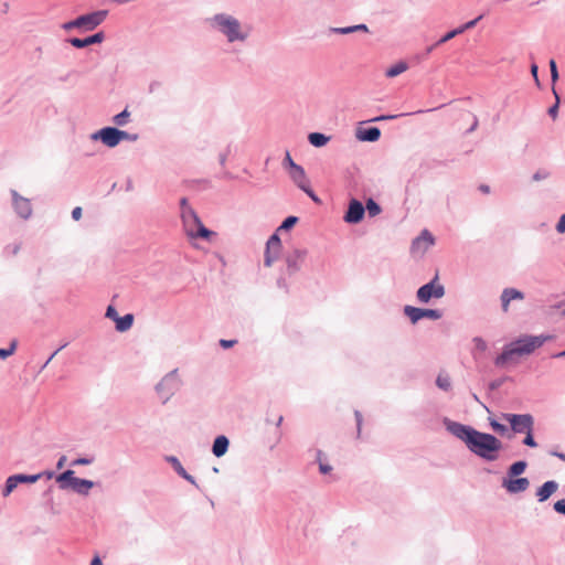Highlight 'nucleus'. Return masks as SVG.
Instances as JSON below:
<instances>
[{
	"instance_id": "obj_39",
	"label": "nucleus",
	"mask_w": 565,
	"mask_h": 565,
	"mask_svg": "<svg viewBox=\"0 0 565 565\" xmlns=\"http://www.w3.org/2000/svg\"><path fill=\"white\" fill-rule=\"evenodd\" d=\"M490 425L494 431L501 435H503L507 431V427L495 420H490Z\"/></svg>"
},
{
	"instance_id": "obj_41",
	"label": "nucleus",
	"mask_w": 565,
	"mask_h": 565,
	"mask_svg": "<svg viewBox=\"0 0 565 565\" xmlns=\"http://www.w3.org/2000/svg\"><path fill=\"white\" fill-rule=\"evenodd\" d=\"M475 348L476 350L483 352L487 349L486 342L481 338H475L473 339Z\"/></svg>"
},
{
	"instance_id": "obj_9",
	"label": "nucleus",
	"mask_w": 565,
	"mask_h": 565,
	"mask_svg": "<svg viewBox=\"0 0 565 565\" xmlns=\"http://www.w3.org/2000/svg\"><path fill=\"white\" fill-rule=\"evenodd\" d=\"M434 244L435 238L433 234L424 230L420 235L413 241L411 250L416 256H423Z\"/></svg>"
},
{
	"instance_id": "obj_4",
	"label": "nucleus",
	"mask_w": 565,
	"mask_h": 565,
	"mask_svg": "<svg viewBox=\"0 0 565 565\" xmlns=\"http://www.w3.org/2000/svg\"><path fill=\"white\" fill-rule=\"evenodd\" d=\"M211 21L230 42L244 41L247 36L242 32L239 21L232 15L216 14Z\"/></svg>"
},
{
	"instance_id": "obj_48",
	"label": "nucleus",
	"mask_w": 565,
	"mask_h": 565,
	"mask_svg": "<svg viewBox=\"0 0 565 565\" xmlns=\"http://www.w3.org/2000/svg\"><path fill=\"white\" fill-rule=\"evenodd\" d=\"M237 341L236 340H224L222 339L220 341V344L222 348L224 349H228V348H232Z\"/></svg>"
},
{
	"instance_id": "obj_59",
	"label": "nucleus",
	"mask_w": 565,
	"mask_h": 565,
	"mask_svg": "<svg viewBox=\"0 0 565 565\" xmlns=\"http://www.w3.org/2000/svg\"><path fill=\"white\" fill-rule=\"evenodd\" d=\"M479 189H480V191H482L483 193H489V192H490L489 186H488V185H486V184L480 185V188H479Z\"/></svg>"
},
{
	"instance_id": "obj_6",
	"label": "nucleus",
	"mask_w": 565,
	"mask_h": 565,
	"mask_svg": "<svg viewBox=\"0 0 565 565\" xmlns=\"http://www.w3.org/2000/svg\"><path fill=\"white\" fill-rule=\"evenodd\" d=\"M501 418L510 424L515 434H525L533 430L534 418L530 414H502Z\"/></svg>"
},
{
	"instance_id": "obj_60",
	"label": "nucleus",
	"mask_w": 565,
	"mask_h": 565,
	"mask_svg": "<svg viewBox=\"0 0 565 565\" xmlns=\"http://www.w3.org/2000/svg\"><path fill=\"white\" fill-rule=\"evenodd\" d=\"M393 118H395V116H381V117L375 118L374 120H384V119H393Z\"/></svg>"
},
{
	"instance_id": "obj_23",
	"label": "nucleus",
	"mask_w": 565,
	"mask_h": 565,
	"mask_svg": "<svg viewBox=\"0 0 565 565\" xmlns=\"http://www.w3.org/2000/svg\"><path fill=\"white\" fill-rule=\"evenodd\" d=\"M408 68V65L405 62H398L395 65L388 67L385 72L387 77H395L402 73H404Z\"/></svg>"
},
{
	"instance_id": "obj_62",
	"label": "nucleus",
	"mask_w": 565,
	"mask_h": 565,
	"mask_svg": "<svg viewBox=\"0 0 565 565\" xmlns=\"http://www.w3.org/2000/svg\"><path fill=\"white\" fill-rule=\"evenodd\" d=\"M57 353V351H55L54 353H52L51 358L47 360L46 364L55 356V354Z\"/></svg>"
},
{
	"instance_id": "obj_1",
	"label": "nucleus",
	"mask_w": 565,
	"mask_h": 565,
	"mask_svg": "<svg viewBox=\"0 0 565 565\" xmlns=\"http://www.w3.org/2000/svg\"><path fill=\"white\" fill-rule=\"evenodd\" d=\"M450 430L456 437L465 441L473 454L487 460L497 459V454L501 449L502 444L493 435L480 433L462 424H454Z\"/></svg>"
},
{
	"instance_id": "obj_56",
	"label": "nucleus",
	"mask_w": 565,
	"mask_h": 565,
	"mask_svg": "<svg viewBox=\"0 0 565 565\" xmlns=\"http://www.w3.org/2000/svg\"><path fill=\"white\" fill-rule=\"evenodd\" d=\"M65 462H66V457H65V456H62V457L58 459V461H57V465H56L57 469H62V468L64 467Z\"/></svg>"
},
{
	"instance_id": "obj_45",
	"label": "nucleus",
	"mask_w": 565,
	"mask_h": 565,
	"mask_svg": "<svg viewBox=\"0 0 565 565\" xmlns=\"http://www.w3.org/2000/svg\"><path fill=\"white\" fill-rule=\"evenodd\" d=\"M305 191L315 202L319 203V198L313 193V191L310 189L309 184L305 186V189H301Z\"/></svg>"
},
{
	"instance_id": "obj_43",
	"label": "nucleus",
	"mask_w": 565,
	"mask_h": 565,
	"mask_svg": "<svg viewBox=\"0 0 565 565\" xmlns=\"http://www.w3.org/2000/svg\"><path fill=\"white\" fill-rule=\"evenodd\" d=\"M554 510L558 513L565 514V499L556 501L554 504Z\"/></svg>"
},
{
	"instance_id": "obj_27",
	"label": "nucleus",
	"mask_w": 565,
	"mask_h": 565,
	"mask_svg": "<svg viewBox=\"0 0 565 565\" xmlns=\"http://www.w3.org/2000/svg\"><path fill=\"white\" fill-rule=\"evenodd\" d=\"M355 31L367 32L369 29H367V26L365 24H358V25L348 26V28L334 29V32L340 33V34H349V33H352V32H355Z\"/></svg>"
},
{
	"instance_id": "obj_38",
	"label": "nucleus",
	"mask_w": 565,
	"mask_h": 565,
	"mask_svg": "<svg viewBox=\"0 0 565 565\" xmlns=\"http://www.w3.org/2000/svg\"><path fill=\"white\" fill-rule=\"evenodd\" d=\"M533 430H529L525 433V438L523 440V444L529 446V447H536L537 444L535 443L534 438H533V434H532Z\"/></svg>"
},
{
	"instance_id": "obj_50",
	"label": "nucleus",
	"mask_w": 565,
	"mask_h": 565,
	"mask_svg": "<svg viewBox=\"0 0 565 565\" xmlns=\"http://www.w3.org/2000/svg\"><path fill=\"white\" fill-rule=\"evenodd\" d=\"M285 164L289 168V170L292 168V166H297V163L294 162L292 158L290 157V153L287 151L285 157Z\"/></svg>"
},
{
	"instance_id": "obj_28",
	"label": "nucleus",
	"mask_w": 565,
	"mask_h": 565,
	"mask_svg": "<svg viewBox=\"0 0 565 565\" xmlns=\"http://www.w3.org/2000/svg\"><path fill=\"white\" fill-rule=\"evenodd\" d=\"M525 468H526L525 461H516L513 465H511V467L509 468V475L511 477L519 476L524 472Z\"/></svg>"
},
{
	"instance_id": "obj_61",
	"label": "nucleus",
	"mask_w": 565,
	"mask_h": 565,
	"mask_svg": "<svg viewBox=\"0 0 565 565\" xmlns=\"http://www.w3.org/2000/svg\"><path fill=\"white\" fill-rule=\"evenodd\" d=\"M561 460L565 461V454H555Z\"/></svg>"
},
{
	"instance_id": "obj_16",
	"label": "nucleus",
	"mask_w": 565,
	"mask_h": 565,
	"mask_svg": "<svg viewBox=\"0 0 565 565\" xmlns=\"http://www.w3.org/2000/svg\"><path fill=\"white\" fill-rule=\"evenodd\" d=\"M524 298V295L514 288H507L502 291L501 295V302H502V310L504 312H508L509 305L511 300H522Z\"/></svg>"
},
{
	"instance_id": "obj_18",
	"label": "nucleus",
	"mask_w": 565,
	"mask_h": 565,
	"mask_svg": "<svg viewBox=\"0 0 565 565\" xmlns=\"http://www.w3.org/2000/svg\"><path fill=\"white\" fill-rule=\"evenodd\" d=\"M290 178L292 181L300 188L305 189L307 184H309V181L307 179L306 172L302 167L300 166H292V168L289 170Z\"/></svg>"
},
{
	"instance_id": "obj_63",
	"label": "nucleus",
	"mask_w": 565,
	"mask_h": 565,
	"mask_svg": "<svg viewBox=\"0 0 565 565\" xmlns=\"http://www.w3.org/2000/svg\"><path fill=\"white\" fill-rule=\"evenodd\" d=\"M557 356H565V351L557 354Z\"/></svg>"
},
{
	"instance_id": "obj_49",
	"label": "nucleus",
	"mask_w": 565,
	"mask_h": 565,
	"mask_svg": "<svg viewBox=\"0 0 565 565\" xmlns=\"http://www.w3.org/2000/svg\"><path fill=\"white\" fill-rule=\"evenodd\" d=\"M177 470L178 472L183 477L185 478L186 480L193 482V479L191 476H189L185 470L182 468V466L178 462V467H177Z\"/></svg>"
},
{
	"instance_id": "obj_2",
	"label": "nucleus",
	"mask_w": 565,
	"mask_h": 565,
	"mask_svg": "<svg viewBox=\"0 0 565 565\" xmlns=\"http://www.w3.org/2000/svg\"><path fill=\"white\" fill-rule=\"evenodd\" d=\"M552 337L546 335H525L519 340L511 342L505 347L503 352L495 359L497 366H504L511 362L514 356L531 354L534 350L542 347L544 342L551 340Z\"/></svg>"
},
{
	"instance_id": "obj_53",
	"label": "nucleus",
	"mask_w": 565,
	"mask_h": 565,
	"mask_svg": "<svg viewBox=\"0 0 565 565\" xmlns=\"http://www.w3.org/2000/svg\"><path fill=\"white\" fill-rule=\"evenodd\" d=\"M276 417V428L278 429L279 426L281 425L282 420H284V416L281 414H278L275 416ZM277 439L279 438V431L277 430Z\"/></svg>"
},
{
	"instance_id": "obj_55",
	"label": "nucleus",
	"mask_w": 565,
	"mask_h": 565,
	"mask_svg": "<svg viewBox=\"0 0 565 565\" xmlns=\"http://www.w3.org/2000/svg\"><path fill=\"white\" fill-rule=\"evenodd\" d=\"M531 73L533 75V77L535 78L536 83H539V77H537V65L536 64H533L531 66Z\"/></svg>"
},
{
	"instance_id": "obj_64",
	"label": "nucleus",
	"mask_w": 565,
	"mask_h": 565,
	"mask_svg": "<svg viewBox=\"0 0 565 565\" xmlns=\"http://www.w3.org/2000/svg\"><path fill=\"white\" fill-rule=\"evenodd\" d=\"M562 316H564V317H565V309L562 311Z\"/></svg>"
},
{
	"instance_id": "obj_51",
	"label": "nucleus",
	"mask_w": 565,
	"mask_h": 565,
	"mask_svg": "<svg viewBox=\"0 0 565 565\" xmlns=\"http://www.w3.org/2000/svg\"><path fill=\"white\" fill-rule=\"evenodd\" d=\"M180 205H181V214L183 212H185V210H193L190 205H189V202L185 198H182L181 201H180Z\"/></svg>"
},
{
	"instance_id": "obj_13",
	"label": "nucleus",
	"mask_w": 565,
	"mask_h": 565,
	"mask_svg": "<svg viewBox=\"0 0 565 565\" xmlns=\"http://www.w3.org/2000/svg\"><path fill=\"white\" fill-rule=\"evenodd\" d=\"M365 209L361 202L358 200H351L349 204V209L344 215V221L347 223H359L364 216Z\"/></svg>"
},
{
	"instance_id": "obj_21",
	"label": "nucleus",
	"mask_w": 565,
	"mask_h": 565,
	"mask_svg": "<svg viewBox=\"0 0 565 565\" xmlns=\"http://www.w3.org/2000/svg\"><path fill=\"white\" fill-rule=\"evenodd\" d=\"M228 448V439L225 436H218L215 438L212 451L214 456L221 457L223 456Z\"/></svg>"
},
{
	"instance_id": "obj_5",
	"label": "nucleus",
	"mask_w": 565,
	"mask_h": 565,
	"mask_svg": "<svg viewBox=\"0 0 565 565\" xmlns=\"http://www.w3.org/2000/svg\"><path fill=\"white\" fill-rule=\"evenodd\" d=\"M61 489H72L79 494H87L94 487V482L86 479H79L74 476L73 470H66L56 478Z\"/></svg>"
},
{
	"instance_id": "obj_58",
	"label": "nucleus",
	"mask_w": 565,
	"mask_h": 565,
	"mask_svg": "<svg viewBox=\"0 0 565 565\" xmlns=\"http://www.w3.org/2000/svg\"><path fill=\"white\" fill-rule=\"evenodd\" d=\"M90 565H103L102 564V561L98 556H95L92 562H90Z\"/></svg>"
},
{
	"instance_id": "obj_14",
	"label": "nucleus",
	"mask_w": 565,
	"mask_h": 565,
	"mask_svg": "<svg viewBox=\"0 0 565 565\" xmlns=\"http://www.w3.org/2000/svg\"><path fill=\"white\" fill-rule=\"evenodd\" d=\"M530 486L527 478L508 479L503 481V487L510 493H519L525 491Z\"/></svg>"
},
{
	"instance_id": "obj_12",
	"label": "nucleus",
	"mask_w": 565,
	"mask_h": 565,
	"mask_svg": "<svg viewBox=\"0 0 565 565\" xmlns=\"http://www.w3.org/2000/svg\"><path fill=\"white\" fill-rule=\"evenodd\" d=\"M107 17V11H97L89 14L78 17L81 28L93 30L99 25Z\"/></svg>"
},
{
	"instance_id": "obj_22",
	"label": "nucleus",
	"mask_w": 565,
	"mask_h": 565,
	"mask_svg": "<svg viewBox=\"0 0 565 565\" xmlns=\"http://www.w3.org/2000/svg\"><path fill=\"white\" fill-rule=\"evenodd\" d=\"M134 323V315L127 313L124 317H119L116 320V329L119 332H125L132 327Z\"/></svg>"
},
{
	"instance_id": "obj_47",
	"label": "nucleus",
	"mask_w": 565,
	"mask_h": 565,
	"mask_svg": "<svg viewBox=\"0 0 565 565\" xmlns=\"http://www.w3.org/2000/svg\"><path fill=\"white\" fill-rule=\"evenodd\" d=\"M63 28H64L65 30H71V29H73V28H81L79 22H78V18H77V19H75V20H73V21H70V22L65 23V24L63 25Z\"/></svg>"
},
{
	"instance_id": "obj_29",
	"label": "nucleus",
	"mask_w": 565,
	"mask_h": 565,
	"mask_svg": "<svg viewBox=\"0 0 565 565\" xmlns=\"http://www.w3.org/2000/svg\"><path fill=\"white\" fill-rule=\"evenodd\" d=\"M436 384L439 388L448 391L451 386L450 377L445 373H440L437 376Z\"/></svg>"
},
{
	"instance_id": "obj_52",
	"label": "nucleus",
	"mask_w": 565,
	"mask_h": 565,
	"mask_svg": "<svg viewBox=\"0 0 565 565\" xmlns=\"http://www.w3.org/2000/svg\"><path fill=\"white\" fill-rule=\"evenodd\" d=\"M72 217H73L75 221H78V220L82 217V207L76 206V207L72 211Z\"/></svg>"
},
{
	"instance_id": "obj_19",
	"label": "nucleus",
	"mask_w": 565,
	"mask_h": 565,
	"mask_svg": "<svg viewBox=\"0 0 565 565\" xmlns=\"http://www.w3.org/2000/svg\"><path fill=\"white\" fill-rule=\"evenodd\" d=\"M558 488L557 482L551 480L546 481L536 492L539 501L543 502L547 500Z\"/></svg>"
},
{
	"instance_id": "obj_40",
	"label": "nucleus",
	"mask_w": 565,
	"mask_h": 565,
	"mask_svg": "<svg viewBox=\"0 0 565 565\" xmlns=\"http://www.w3.org/2000/svg\"><path fill=\"white\" fill-rule=\"evenodd\" d=\"M551 77L552 82L555 83L558 79V72L554 60L550 61Z\"/></svg>"
},
{
	"instance_id": "obj_11",
	"label": "nucleus",
	"mask_w": 565,
	"mask_h": 565,
	"mask_svg": "<svg viewBox=\"0 0 565 565\" xmlns=\"http://www.w3.org/2000/svg\"><path fill=\"white\" fill-rule=\"evenodd\" d=\"M281 253V241L278 234H273L266 244L265 250V266L270 267L273 263L278 259Z\"/></svg>"
},
{
	"instance_id": "obj_10",
	"label": "nucleus",
	"mask_w": 565,
	"mask_h": 565,
	"mask_svg": "<svg viewBox=\"0 0 565 565\" xmlns=\"http://www.w3.org/2000/svg\"><path fill=\"white\" fill-rule=\"evenodd\" d=\"M404 312L413 323H416L423 318H428L433 320H438L441 318V312L435 309H422L412 306H406Z\"/></svg>"
},
{
	"instance_id": "obj_42",
	"label": "nucleus",
	"mask_w": 565,
	"mask_h": 565,
	"mask_svg": "<svg viewBox=\"0 0 565 565\" xmlns=\"http://www.w3.org/2000/svg\"><path fill=\"white\" fill-rule=\"evenodd\" d=\"M481 18H482V17L480 15V17H478L477 19L471 20V21H469V22L465 23L463 25L459 26L458 29H459V30H461V33H462V32H465L466 30H469V29L473 28V26L477 24V22H478Z\"/></svg>"
},
{
	"instance_id": "obj_44",
	"label": "nucleus",
	"mask_w": 565,
	"mask_h": 565,
	"mask_svg": "<svg viewBox=\"0 0 565 565\" xmlns=\"http://www.w3.org/2000/svg\"><path fill=\"white\" fill-rule=\"evenodd\" d=\"M106 317L114 320L116 322L117 318H118V313L116 311V309L113 307V306H108L107 310H106Z\"/></svg>"
},
{
	"instance_id": "obj_26",
	"label": "nucleus",
	"mask_w": 565,
	"mask_h": 565,
	"mask_svg": "<svg viewBox=\"0 0 565 565\" xmlns=\"http://www.w3.org/2000/svg\"><path fill=\"white\" fill-rule=\"evenodd\" d=\"M19 483L20 482H18V477H15V475L9 477L3 489V497H8L18 487Z\"/></svg>"
},
{
	"instance_id": "obj_33",
	"label": "nucleus",
	"mask_w": 565,
	"mask_h": 565,
	"mask_svg": "<svg viewBox=\"0 0 565 565\" xmlns=\"http://www.w3.org/2000/svg\"><path fill=\"white\" fill-rule=\"evenodd\" d=\"M15 477H18V482H20V483H22V482L33 483L40 479V475H32V476L15 475Z\"/></svg>"
},
{
	"instance_id": "obj_20",
	"label": "nucleus",
	"mask_w": 565,
	"mask_h": 565,
	"mask_svg": "<svg viewBox=\"0 0 565 565\" xmlns=\"http://www.w3.org/2000/svg\"><path fill=\"white\" fill-rule=\"evenodd\" d=\"M381 136V131L376 127H371L363 130H358L356 137L362 141H377Z\"/></svg>"
},
{
	"instance_id": "obj_37",
	"label": "nucleus",
	"mask_w": 565,
	"mask_h": 565,
	"mask_svg": "<svg viewBox=\"0 0 565 565\" xmlns=\"http://www.w3.org/2000/svg\"><path fill=\"white\" fill-rule=\"evenodd\" d=\"M553 93L555 95V98H556V103L548 109V114L551 115L552 118H556L557 116V110H558V104H559V97L555 90V88H553Z\"/></svg>"
},
{
	"instance_id": "obj_7",
	"label": "nucleus",
	"mask_w": 565,
	"mask_h": 565,
	"mask_svg": "<svg viewBox=\"0 0 565 565\" xmlns=\"http://www.w3.org/2000/svg\"><path fill=\"white\" fill-rule=\"evenodd\" d=\"M94 139H100L107 147H116L121 140L129 138L128 132L113 127H106L93 135Z\"/></svg>"
},
{
	"instance_id": "obj_32",
	"label": "nucleus",
	"mask_w": 565,
	"mask_h": 565,
	"mask_svg": "<svg viewBox=\"0 0 565 565\" xmlns=\"http://www.w3.org/2000/svg\"><path fill=\"white\" fill-rule=\"evenodd\" d=\"M322 457H323L322 452L319 451V454H318L319 470L321 473L327 475L332 470V467L330 465H328L327 462H324Z\"/></svg>"
},
{
	"instance_id": "obj_31",
	"label": "nucleus",
	"mask_w": 565,
	"mask_h": 565,
	"mask_svg": "<svg viewBox=\"0 0 565 565\" xmlns=\"http://www.w3.org/2000/svg\"><path fill=\"white\" fill-rule=\"evenodd\" d=\"M129 116V111L125 109L120 114L116 115L113 120L117 126H124L127 124Z\"/></svg>"
},
{
	"instance_id": "obj_24",
	"label": "nucleus",
	"mask_w": 565,
	"mask_h": 565,
	"mask_svg": "<svg viewBox=\"0 0 565 565\" xmlns=\"http://www.w3.org/2000/svg\"><path fill=\"white\" fill-rule=\"evenodd\" d=\"M310 143L315 147H322L324 146L329 138L322 134L319 132H311L308 137Z\"/></svg>"
},
{
	"instance_id": "obj_35",
	"label": "nucleus",
	"mask_w": 565,
	"mask_h": 565,
	"mask_svg": "<svg viewBox=\"0 0 565 565\" xmlns=\"http://www.w3.org/2000/svg\"><path fill=\"white\" fill-rule=\"evenodd\" d=\"M458 34H461V30L459 29H455L452 31H449L448 33H446L439 41L437 44H443V43H446L447 41L454 39L455 36H457Z\"/></svg>"
},
{
	"instance_id": "obj_36",
	"label": "nucleus",
	"mask_w": 565,
	"mask_h": 565,
	"mask_svg": "<svg viewBox=\"0 0 565 565\" xmlns=\"http://www.w3.org/2000/svg\"><path fill=\"white\" fill-rule=\"evenodd\" d=\"M15 348H17V342L13 341L10 344V348H8V349H0V358L6 359V358L12 355L14 353V351H15Z\"/></svg>"
},
{
	"instance_id": "obj_8",
	"label": "nucleus",
	"mask_w": 565,
	"mask_h": 565,
	"mask_svg": "<svg viewBox=\"0 0 565 565\" xmlns=\"http://www.w3.org/2000/svg\"><path fill=\"white\" fill-rule=\"evenodd\" d=\"M438 275H436L434 277V279L422 286L418 290H417V299L418 301L423 302V303H426L428 302L431 298H441L444 297L445 295V288L443 285H440L438 282Z\"/></svg>"
},
{
	"instance_id": "obj_15",
	"label": "nucleus",
	"mask_w": 565,
	"mask_h": 565,
	"mask_svg": "<svg viewBox=\"0 0 565 565\" xmlns=\"http://www.w3.org/2000/svg\"><path fill=\"white\" fill-rule=\"evenodd\" d=\"M13 194V204H14V209L17 211V213L21 216V217H29L31 215V212H32V209H31V204L29 202V200L18 195L17 192H12Z\"/></svg>"
},
{
	"instance_id": "obj_30",
	"label": "nucleus",
	"mask_w": 565,
	"mask_h": 565,
	"mask_svg": "<svg viewBox=\"0 0 565 565\" xmlns=\"http://www.w3.org/2000/svg\"><path fill=\"white\" fill-rule=\"evenodd\" d=\"M366 210H367L370 216H376L377 214L381 213L380 205L375 201H373L372 199H370L366 202Z\"/></svg>"
},
{
	"instance_id": "obj_34",
	"label": "nucleus",
	"mask_w": 565,
	"mask_h": 565,
	"mask_svg": "<svg viewBox=\"0 0 565 565\" xmlns=\"http://www.w3.org/2000/svg\"><path fill=\"white\" fill-rule=\"evenodd\" d=\"M298 222V218L296 216H289L287 217L281 225L278 227V231L282 230H289L296 223Z\"/></svg>"
},
{
	"instance_id": "obj_46",
	"label": "nucleus",
	"mask_w": 565,
	"mask_h": 565,
	"mask_svg": "<svg viewBox=\"0 0 565 565\" xmlns=\"http://www.w3.org/2000/svg\"><path fill=\"white\" fill-rule=\"evenodd\" d=\"M556 230L558 233L565 232V214H563L556 225Z\"/></svg>"
},
{
	"instance_id": "obj_54",
	"label": "nucleus",
	"mask_w": 565,
	"mask_h": 565,
	"mask_svg": "<svg viewBox=\"0 0 565 565\" xmlns=\"http://www.w3.org/2000/svg\"><path fill=\"white\" fill-rule=\"evenodd\" d=\"M90 463V460L89 459H86V458H79V459H76L73 461V465L76 466V465H88Z\"/></svg>"
},
{
	"instance_id": "obj_57",
	"label": "nucleus",
	"mask_w": 565,
	"mask_h": 565,
	"mask_svg": "<svg viewBox=\"0 0 565 565\" xmlns=\"http://www.w3.org/2000/svg\"><path fill=\"white\" fill-rule=\"evenodd\" d=\"M355 417H356V422H358V430L360 431L361 430V423H362V416L359 412H355Z\"/></svg>"
},
{
	"instance_id": "obj_25",
	"label": "nucleus",
	"mask_w": 565,
	"mask_h": 565,
	"mask_svg": "<svg viewBox=\"0 0 565 565\" xmlns=\"http://www.w3.org/2000/svg\"><path fill=\"white\" fill-rule=\"evenodd\" d=\"M306 253L302 250H295L292 255H290L287 259L288 266L290 268L297 269L298 262H302L305 259Z\"/></svg>"
},
{
	"instance_id": "obj_3",
	"label": "nucleus",
	"mask_w": 565,
	"mask_h": 565,
	"mask_svg": "<svg viewBox=\"0 0 565 565\" xmlns=\"http://www.w3.org/2000/svg\"><path fill=\"white\" fill-rule=\"evenodd\" d=\"M182 224L186 236L191 239L203 238L210 241L215 233L207 230L201 222L194 210H185L181 214Z\"/></svg>"
},
{
	"instance_id": "obj_17",
	"label": "nucleus",
	"mask_w": 565,
	"mask_h": 565,
	"mask_svg": "<svg viewBox=\"0 0 565 565\" xmlns=\"http://www.w3.org/2000/svg\"><path fill=\"white\" fill-rule=\"evenodd\" d=\"M103 40H104V33L98 32L94 35L86 38V39L73 38L70 40V43L77 49H82V47H85V46H88L92 44L100 43Z\"/></svg>"
}]
</instances>
